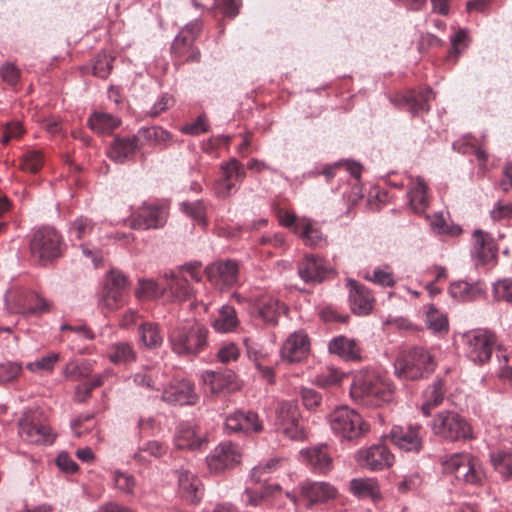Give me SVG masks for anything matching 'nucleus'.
Here are the masks:
<instances>
[{"label":"nucleus","instance_id":"nucleus-12","mask_svg":"<svg viewBox=\"0 0 512 512\" xmlns=\"http://www.w3.org/2000/svg\"><path fill=\"white\" fill-rule=\"evenodd\" d=\"M168 219L164 205L144 203L130 218V227L136 230L160 229Z\"/></svg>","mask_w":512,"mask_h":512},{"label":"nucleus","instance_id":"nucleus-8","mask_svg":"<svg viewBox=\"0 0 512 512\" xmlns=\"http://www.w3.org/2000/svg\"><path fill=\"white\" fill-rule=\"evenodd\" d=\"M275 426L291 440H304L306 432L299 407L294 401H281L275 408Z\"/></svg>","mask_w":512,"mask_h":512},{"label":"nucleus","instance_id":"nucleus-44","mask_svg":"<svg viewBox=\"0 0 512 512\" xmlns=\"http://www.w3.org/2000/svg\"><path fill=\"white\" fill-rule=\"evenodd\" d=\"M163 295L159 285L152 279H140L135 296L142 301L153 300Z\"/></svg>","mask_w":512,"mask_h":512},{"label":"nucleus","instance_id":"nucleus-38","mask_svg":"<svg viewBox=\"0 0 512 512\" xmlns=\"http://www.w3.org/2000/svg\"><path fill=\"white\" fill-rule=\"evenodd\" d=\"M239 325V319L235 308L229 304L223 305L212 322L213 328L220 333L234 331Z\"/></svg>","mask_w":512,"mask_h":512},{"label":"nucleus","instance_id":"nucleus-46","mask_svg":"<svg viewBox=\"0 0 512 512\" xmlns=\"http://www.w3.org/2000/svg\"><path fill=\"white\" fill-rule=\"evenodd\" d=\"M491 462L496 472L505 479H512V454L498 452L492 454Z\"/></svg>","mask_w":512,"mask_h":512},{"label":"nucleus","instance_id":"nucleus-45","mask_svg":"<svg viewBox=\"0 0 512 512\" xmlns=\"http://www.w3.org/2000/svg\"><path fill=\"white\" fill-rule=\"evenodd\" d=\"M138 137H142L153 145H164L171 140V134L158 126L141 128Z\"/></svg>","mask_w":512,"mask_h":512},{"label":"nucleus","instance_id":"nucleus-49","mask_svg":"<svg viewBox=\"0 0 512 512\" xmlns=\"http://www.w3.org/2000/svg\"><path fill=\"white\" fill-rule=\"evenodd\" d=\"M278 490V486H275L273 488L270 486H261L260 488L247 487L245 490V494L247 496L248 504L252 506H257L264 502L267 499V497L272 495L274 491Z\"/></svg>","mask_w":512,"mask_h":512},{"label":"nucleus","instance_id":"nucleus-58","mask_svg":"<svg viewBox=\"0 0 512 512\" xmlns=\"http://www.w3.org/2000/svg\"><path fill=\"white\" fill-rule=\"evenodd\" d=\"M469 140V137H465L462 140L453 142V149L463 154L474 152L480 161L485 162L487 160L486 152L482 148L470 144Z\"/></svg>","mask_w":512,"mask_h":512},{"label":"nucleus","instance_id":"nucleus-17","mask_svg":"<svg viewBox=\"0 0 512 512\" xmlns=\"http://www.w3.org/2000/svg\"><path fill=\"white\" fill-rule=\"evenodd\" d=\"M205 272L211 284L223 290L237 283L239 268L235 261L226 260L207 266Z\"/></svg>","mask_w":512,"mask_h":512},{"label":"nucleus","instance_id":"nucleus-11","mask_svg":"<svg viewBox=\"0 0 512 512\" xmlns=\"http://www.w3.org/2000/svg\"><path fill=\"white\" fill-rule=\"evenodd\" d=\"M426 431L419 423L406 426H393L389 439L398 449L405 452L419 453L424 446Z\"/></svg>","mask_w":512,"mask_h":512},{"label":"nucleus","instance_id":"nucleus-57","mask_svg":"<svg viewBox=\"0 0 512 512\" xmlns=\"http://www.w3.org/2000/svg\"><path fill=\"white\" fill-rule=\"evenodd\" d=\"M356 341L345 336H337L329 342L328 352H354Z\"/></svg>","mask_w":512,"mask_h":512},{"label":"nucleus","instance_id":"nucleus-10","mask_svg":"<svg viewBox=\"0 0 512 512\" xmlns=\"http://www.w3.org/2000/svg\"><path fill=\"white\" fill-rule=\"evenodd\" d=\"M201 30V23L194 21L187 24L174 38L171 45V52L177 63L186 61H199L200 52L193 46V43Z\"/></svg>","mask_w":512,"mask_h":512},{"label":"nucleus","instance_id":"nucleus-47","mask_svg":"<svg viewBox=\"0 0 512 512\" xmlns=\"http://www.w3.org/2000/svg\"><path fill=\"white\" fill-rule=\"evenodd\" d=\"M125 295L126 291L103 287L100 305L109 310L118 309L125 303Z\"/></svg>","mask_w":512,"mask_h":512},{"label":"nucleus","instance_id":"nucleus-39","mask_svg":"<svg viewBox=\"0 0 512 512\" xmlns=\"http://www.w3.org/2000/svg\"><path fill=\"white\" fill-rule=\"evenodd\" d=\"M444 395L445 388L444 382L442 380H438L432 385L428 386L423 393L424 402L421 407L423 414L425 416H429L431 410L443 402Z\"/></svg>","mask_w":512,"mask_h":512},{"label":"nucleus","instance_id":"nucleus-4","mask_svg":"<svg viewBox=\"0 0 512 512\" xmlns=\"http://www.w3.org/2000/svg\"><path fill=\"white\" fill-rule=\"evenodd\" d=\"M434 435L446 441H459L473 438L469 422L454 411L439 412L432 421Z\"/></svg>","mask_w":512,"mask_h":512},{"label":"nucleus","instance_id":"nucleus-15","mask_svg":"<svg viewBox=\"0 0 512 512\" xmlns=\"http://www.w3.org/2000/svg\"><path fill=\"white\" fill-rule=\"evenodd\" d=\"M333 273L331 265L314 254L305 255L298 263V275L306 284L320 283Z\"/></svg>","mask_w":512,"mask_h":512},{"label":"nucleus","instance_id":"nucleus-27","mask_svg":"<svg viewBox=\"0 0 512 512\" xmlns=\"http://www.w3.org/2000/svg\"><path fill=\"white\" fill-rule=\"evenodd\" d=\"M205 442L204 434L196 426L181 423L174 436V443L178 449H198Z\"/></svg>","mask_w":512,"mask_h":512},{"label":"nucleus","instance_id":"nucleus-24","mask_svg":"<svg viewBox=\"0 0 512 512\" xmlns=\"http://www.w3.org/2000/svg\"><path fill=\"white\" fill-rule=\"evenodd\" d=\"M166 283L162 289L163 295H167L174 301H185L189 299L193 293L186 276L181 273H171L165 275Z\"/></svg>","mask_w":512,"mask_h":512},{"label":"nucleus","instance_id":"nucleus-60","mask_svg":"<svg viewBox=\"0 0 512 512\" xmlns=\"http://www.w3.org/2000/svg\"><path fill=\"white\" fill-rule=\"evenodd\" d=\"M112 69V58L106 54H99L93 65V74L105 79L109 76Z\"/></svg>","mask_w":512,"mask_h":512},{"label":"nucleus","instance_id":"nucleus-13","mask_svg":"<svg viewBox=\"0 0 512 512\" xmlns=\"http://www.w3.org/2000/svg\"><path fill=\"white\" fill-rule=\"evenodd\" d=\"M463 348L469 352H494L506 350L497 335L488 329L469 330L460 336Z\"/></svg>","mask_w":512,"mask_h":512},{"label":"nucleus","instance_id":"nucleus-36","mask_svg":"<svg viewBox=\"0 0 512 512\" xmlns=\"http://www.w3.org/2000/svg\"><path fill=\"white\" fill-rule=\"evenodd\" d=\"M178 482L181 496L188 502L196 503L202 497L200 481L187 470L179 471Z\"/></svg>","mask_w":512,"mask_h":512},{"label":"nucleus","instance_id":"nucleus-50","mask_svg":"<svg viewBox=\"0 0 512 512\" xmlns=\"http://www.w3.org/2000/svg\"><path fill=\"white\" fill-rule=\"evenodd\" d=\"M60 329L64 334H66V338L72 341H87L93 338V333L85 325L82 324H64L61 326Z\"/></svg>","mask_w":512,"mask_h":512},{"label":"nucleus","instance_id":"nucleus-29","mask_svg":"<svg viewBox=\"0 0 512 512\" xmlns=\"http://www.w3.org/2000/svg\"><path fill=\"white\" fill-rule=\"evenodd\" d=\"M301 492L310 504L327 502L337 496V489L327 482L304 483Z\"/></svg>","mask_w":512,"mask_h":512},{"label":"nucleus","instance_id":"nucleus-42","mask_svg":"<svg viewBox=\"0 0 512 512\" xmlns=\"http://www.w3.org/2000/svg\"><path fill=\"white\" fill-rule=\"evenodd\" d=\"M310 340L308 335L302 331H295L283 343L281 352H309Z\"/></svg>","mask_w":512,"mask_h":512},{"label":"nucleus","instance_id":"nucleus-64","mask_svg":"<svg viewBox=\"0 0 512 512\" xmlns=\"http://www.w3.org/2000/svg\"><path fill=\"white\" fill-rule=\"evenodd\" d=\"M175 103V100L172 95L168 93H163L159 96L157 101L153 104V106L148 111V115L152 117H156L160 115L162 112L166 111L170 107H172Z\"/></svg>","mask_w":512,"mask_h":512},{"label":"nucleus","instance_id":"nucleus-52","mask_svg":"<svg viewBox=\"0 0 512 512\" xmlns=\"http://www.w3.org/2000/svg\"><path fill=\"white\" fill-rule=\"evenodd\" d=\"M182 211L192 217L195 221L203 226L207 225V218L205 213V205L203 201L196 202H183L181 204Z\"/></svg>","mask_w":512,"mask_h":512},{"label":"nucleus","instance_id":"nucleus-40","mask_svg":"<svg viewBox=\"0 0 512 512\" xmlns=\"http://www.w3.org/2000/svg\"><path fill=\"white\" fill-rule=\"evenodd\" d=\"M139 337L143 346L150 350L160 348L163 343V335L158 324L145 322L139 327Z\"/></svg>","mask_w":512,"mask_h":512},{"label":"nucleus","instance_id":"nucleus-32","mask_svg":"<svg viewBox=\"0 0 512 512\" xmlns=\"http://www.w3.org/2000/svg\"><path fill=\"white\" fill-rule=\"evenodd\" d=\"M427 190V184L421 177H417L410 182L407 197L411 209L417 214L424 213L429 205Z\"/></svg>","mask_w":512,"mask_h":512},{"label":"nucleus","instance_id":"nucleus-31","mask_svg":"<svg viewBox=\"0 0 512 512\" xmlns=\"http://www.w3.org/2000/svg\"><path fill=\"white\" fill-rule=\"evenodd\" d=\"M348 490L359 499L377 502L382 498L379 483L374 478H353L349 482Z\"/></svg>","mask_w":512,"mask_h":512},{"label":"nucleus","instance_id":"nucleus-41","mask_svg":"<svg viewBox=\"0 0 512 512\" xmlns=\"http://www.w3.org/2000/svg\"><path fill=\"white\" fill-rule=\"evenodd\" d=\"M427 328L435 334L443 335L449 331V322L446 314L431 306L426 313Z\"/></svg>","mask_w":512,"mask_h":512},{"label":"nucleus","instance_id":"nucleus-1","mask_svg":"<svg viewBox=\"0 0 512 512\" xmlns=\"http://www.w3.org/2000/svg\"><path fill=\"white\" fill-rule=\"evenodd\" d=\"M393 395L394 387L391 381L376 370L359 372L350 387L352 400L371 408L390 402Z\"/></svg>","mask_w":512,"mask_h":512},{"label":"nucleus","instance_id":"nucleus-56","mask_svg":"<svg viewBox=\"0 0 512 512\" xmlns=\"http://www.w3.org/2000/svg\"><path fill=\"white\" fill-rule=\"evenodd\" d=\"M494 299L512 302V279H503L493 285Z\"/></svg>","mask_w":512,"mask_h":512},{"label":"nucleus","instance_id":"nucleus-55","mask_svg":"<svg viewBox=\"0 0 512 512\" xmlns=\"http://www.w3.org/2000/svg\"><path fill=\"white\" fill-rule=\"evenodd\" d=\"M43 165V157L38 151L27 152L22 160L20 167L22 170L30 173H36Z\"/></svg>","mask_w":512,"mask_h":512},{"label":"nucleus","instance_id":"nucleus-23","mask_svg":"<svg viewBox=\"0 0 512 512\" xmlns=\"http://www.w3.org/2000/svg\"><path fill=\"white\" fill-rule=\"evenodd\" d=\"M349 304L353 313L367 315L373 308V297L368 289L354 280H348Z\"/></svg>","mask_w":512,"mask_h":512},{"label":"nucleus","instance_id":"nucleus-14","mask_svg":"<svg viewBox=\"0 0 512 512\" xmlns=\"http://www.w3.org/2000/svg\"><path fill=\"white\" fill-rule=\"evenodd\" d=\"M207 335V329L194 325L188 331H173L170 341L174 352H197L207 348Z\"/></svg>","mask_w":512,"mask_h":512},{"label":"nucleus","instance_id":"nucleus-34","mask_svg":"<svg viewBox=\"0 0 512 512\" xmlns=\"http://www.w3.org/2000/svg\"><path fill=\"white\" fill-rule=\"evenodd\" d=\"M472 257L476 264H485L494 256L493 243L490 235L482 230L473 233Z\"/></svg>","mask_w":512,"mask_h":512},{"label":"nucleus","instance_id":"nucleus-54","mask_svg":"<svg viewBox=\"0 0 512 512\" xmlns=\"http://www.w3.org/2000/svg\"><path fill=\"white\" fill-rule=\"evenodd\" d=\"M451 50L449 58L454 57L457 59L458 55L464 48L468 46V32L466 29H459L454 35L450 36Z\"/></svg>","mask_w":512,"mask_h":512},{"label":"nucleus","instance_id":"nucleus-37","mask_svg":"<svg viewBox=\"0 0 512 512\" xmlns=\"http://www.w3.org/2000/svg\"><path fill=\"white\" fill-rule=\"evenodd\" d=\"M88 127L99 135H110L121 124V120L110 113L93 112L87 121Z\"/></svg>","mask_w":512,"mask_h":512},{"label":"nucleus","instance_id":"nucleus-26","mask_svg":"<svg viewBox=\"0 0 512 512\" xmlns=\"http://www.w3.org/2000/svg\"><path fill=\"white\" fill-rule=\"evenodd\" d=\"M139 149L138 137L116 136L108 151L109 158L116 163H123L132 158Z\"/></svg>","mask_w":512,"mask_h":512},{"label":"nucleus","instance_id":"nucleus-43","mask_svg":"<svg viewBox=\"0 0 512 512\" xmlns=\"http://www.w3.org/2000/svg\"><path fill=\"white\" fill-rule=\"evenodd\" d=\"M95 228V223L88 217L76 218L69 227V236L72 240H83L89 236Z\"/></svg>","mask_w":512,"mask_h":512},{"label":"nucleus","instance_id":"nucleus-63","mask_svg":"<svg viewBox=\"0 0 512 512\" xmlns=\"http://www.w3.org/2000/svg\"><path fill=\"white\" fill-rule=\"evenodd\" d=\"M59 361L58 354H49L44 356L41 360L31 362L27 368L32 372L51 371L53 366Z\"/></svg>","mask_w":512,"mask_h":512},{"label":"nucleus","instance_id":"nucleus-9","mask_svg":"<svg viewBox=\"0 0 512 512\" xmlns=\"http://www.w3.org/2000/svg\"><path fill=\"white\" fill-rule=\"evenodd\" d=\"M221 177L214 183L215 195L226 199L235 194L246 177V168L236 158L232 157L220 164Z\"/></svg>","mask_w":512,"mask_h":512},{"label":"nucleus","instance_id":"nucleus-48","mask_svg":"<svg viewBox=\"0 0 512 512\" xmlns=\"http://www.w3.org/2000/svg\"><path fill=\"white\" fill-rule=\"evenodd\" d=\"M167 447L162 444L159 441L152 440L145 443L137 453L134 455V459L138 462H145L147 461L146 456L144 455L147 453L150 456H153L155 458H159L166 454Z\"/></svg>","mask_w":512,"mask_h":512},{"label":"nucleus","instance_id":"nucleus-33","mask_svg":"<svg viewBox=\"0 0 512 512\" xmlns=\"http://www.w3.org/2000/svg\"><path fill=\"white\" fill-rule=\"evenodd\" d=\"M449 294L457 301H473L485 294V287L480 282L469 283L459 280L451 283Z\"/></svg>","mask_w":512,"mask_h":512},{"label":"nucleus","instance_id":"nucleus-62","mask_svg":"<svg viewBox=\"0 0 512 512\" xmlns=\"http://www.w3.org/2000/svg\"><path fill=\"white\" fill-rule=\"evenodd\" d=\"M127 285V277L121 271L113 269L107 275L104 288H114L116 290L126 291Z\"/></svg>","mask_w":512,"mask_h":512},{"label":"nucleus","instance_id":"nucleus-5","mask_svg":"<svg viewBox=\"0 0 512 512\" xmlns=\"http://www.w3.org/2000/svg\"><path fill=\"white\" fill-rule=\"evenodd\" d=\"M18 434L24 442L29 444L50 445L55 440V434L39 410L23 413L18 421Z\"/></svg>","mask_w":512,"mask_h":512},{"label":"nucleus","instance_id":"nucleus-3","mask_svg":"<svg viewBox=\"0 0 512 512\" xmlns=\"http://www.w3.org/2000/svg\"><path fill=\"white\" fill-rule=\"evenodd\" d=\"M443 469L458 480L475 486H481L485 479L482 462L468 453H454L442 461Z\"/></svg>","mask_w":512,"mask_h":512},{"label":"nucleus","instance_id":"nucleus-21","mask_svg":"<svg viewBox=\"0 0 512 512\" xmlns=\"http://www.w3.org/2000/svg\"><path fill=\"white\" fill-rule=\"evenodd\" d=\"M225 428L231 432L259 433L263 424L255 412L238 411L226 418Z\"/></svg>","mask_w":512,"mask_h":512},{"label":"nucleus","instance_id":"nucleus-2","mask_svg":"<svg viewBox=\"0 0 512 512\" xmlns=\"http://www.w3.org/2000/svg\"><path fill=\"white\" fill-rule=\"evenodd\" d=\"M29 249L33 259L45 266L62 256L65 244L61 233L54 227L42 226L32 231Z\"/></svg>","mask_w":512,"mask_h":512},{"label":"nucleus","instance_id":"nucleus-19","mask_svg":"<svg viewBox=\"0 0 512 512\" xmlns=\"http://www.w3.org/2000/svg\"><path fill=\"white\" fill-rule=\"evenodd\" d=\"M162 398L164 401L178 405H192L197 401L194 386L189 380H177L164 388Z\"/></svg>","mask_w":512,"mask_h":512},{"label":"nucleus","instance_id":"nucleus-61","mask_svg":"<svg viewBox=\"0 0 512 512\" xmlns=\"http://www.w3.org/2000/svg\"><path fill=\"white\" fill-rule=\"evenodd\" d=\"M490 216L494 221L512 219V201H497L490 211Z\"/></svg>","mask_w":512,"mask_h":512},{"label":"nucleus","instance_id":"nucleus-53","mask_svg":"<svg viewBox=\"0 0 512 512\" xmlns=\"http://www.w3.org/2000/svg\"><path fill=\"white\" fill-rule=\"evenodd\" d=\"M279 465V460L272 459L267 462L265 465H258L254 467L251 471V482L255 484H260L261 482H266L268 478L266 475L274 472Z\"/></svg>","mask_w":512,"mask_h":512},{"label":"nucleus","instance_id":"nucleus-35","mask_svg":"<svg viewBox=\"0 0 512 512\" xmlns=\"http://www.w3.org/2000/svg\"><path fill=\"white\" fill-rule=\"evenodd\" d=\"M296 235L301 238L306 246L320 247L326 240L318 225L307 218H301L296 226Z\"/></svg>","mask_w":512,"mask_h":512},{"label":"nucleus","instance_id":"nucleus-16","mask_svg":"<svg viewBox=\"0 0 512 512\" xmlns=\"http://www.w3.org/2000/svg\"><path fill=\"white\" fill-rule=\"evenodd\" d=\"M360 466L371 471H379L389 468L394 463V455L385 445H372L366 449H360L356 455Z\"/></svg>","mask_w":512,"mask_h":512},{"label":"nucleus","instance_id":"nucleus-59","mask_svg":"<svg viewBox=\"0 0 512 512\" xmlns=\"http://www.w3.org/2000/svg\"><path fill=\"white\" fill-rule=\"evenodd\" d=\"M24 134V128L19 121H11L5 124L1 143L6 145L11 140H17Z\"/></svg>","mask_w":512,"mask_h":512},{"label":"nucleus","instance_id":"nucleus-20","mask_svg":"<svg viewBox=\"0 0 512 512\" xmlns=\"http://www.w3.org/2000/svg\"><path fill=\"white\" fill-rule=\"evenodd\" d=\"M7 306L11 312L24 315H40L50 310L49 301L35 292L20 294L15 306H9L7 299Z\"/></svg>","mask_w":512,"mask_h":512},{"label":"nucleus","instance_id":"nucleus-6","mask_svg":"<svg viewBox=\"0 0 512 512\" xmlns=\"http://www.w3.org/2000/svg\"><path fill=\"white\" fill-rule=\"evenodd\" d=\"M329 423L336 435L347 440L359 438L369 430L361 415L347 406L336 408L329 415Z\"/></svg>","mask_w":512,"mask_h":512},{"label":"nucleus","instance_id":"nucleus-30","mask_svg":"<svg viewBox=\"0 0 512 512\" xmlns=\"http://www.w3.org/2000/svg\"><path fill=\"white\" fill-rule=\"evenodd\" d=\"M303 460L312 470L326 474L333 468L332 458L326 446H317L301 452Z\"/></svg>","mask_w":512,"mask_h":512},{"label":"nucleus","instance_id":"nucleus-22","mask_svg":"<svg viewBox=\"0 0 512 512\" xmlns=\"http://www.w3.org/2000/svg\"><path fill=\"white\" fill-rule=\"evenodd\" d=\"M202 379L204 384L209 386L212 394L231 393L240 389L237 376L232 371H226L224 373L207 371L202 375Z\"/></svg>","mask_w":512,"mask_h":512},{"label":"nucleus","instance_id":"nucleus-18","mask_svg":"<svg viewBox=\"0 0 512 512\" xmlns=\"http://www.w3.org/2000/svg\"><path fill=\"white\" fill-rule=\"evenodd\" d=\"M241 454L237 446L230 442L219 444L207 457V465L210 471L222 472L234 467L240 462Z\"/></svg>","mask_w":512,"mask_h":512},{"label":"nucleus","instance_id":"nucleus-7","mask_svg":"<svg viewBox=\"0 0 512 512\" xmlns=\"http://www.w3.org/2000/svg\"><path fill=\"white\" fill-rule=\"evenodd\" d=\"M436 362L431 354H399L394 362L395 374L404 380H418L429 376Z\"/></svg>","mask_w":512,"mask_h":512},{"label":"nucleus","instance_id":"nucleus-28","mask_svg":"<svg viewBox=\"0 0 512 512\" xmlns=\"http://www.w3.org/2000/svg\"><path fill=\"white\" fill-rule=\"evenodd\" d=\"M434 98V92L430 88H425L419 92H410L401 96L398 105L407 107L412 115H417L428 112L430 110L429 102Z\"/></svg>","mask_w":512,"mask_h":512},{"label":"nucleus","instance_id":"nucleus-25","mask_svg":"<svg viewBox=\"0 0 512 512\" xmlns=\"http://www.w3.org/2000/svg\"><path fill=\"white\" fill-rule=\"evenodd\" d=\"M256 317L266 324H276L279 316L286 311V307L278 299L271 296H262L253 305Z\"/></svg>","mask_w":512,"mask_h":512},{"label":"nucleus","instance_id":"nucleus-51","mask_svg":"<svg viewBox=\"0 0 512 512\" xmlns=\"http://www.w3.org/2000/svg\"><path fill=\"white\" fill-rule=\"evenodd\" d=\"M347 374L335 369L329 368L326 373L317 376L316 383L322 388L339 386Z\"/></svg>","mask_w":512,"mask_h":512}]
</instances>
